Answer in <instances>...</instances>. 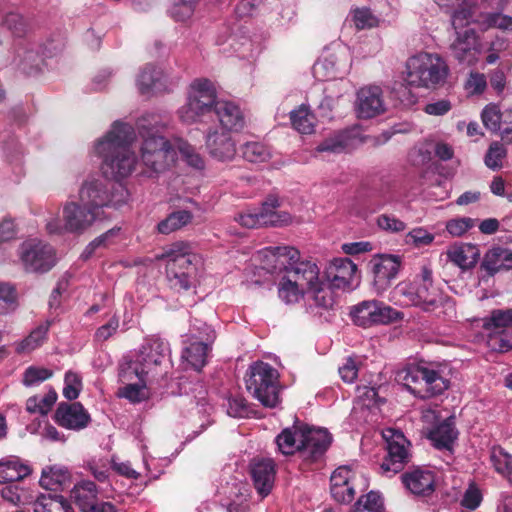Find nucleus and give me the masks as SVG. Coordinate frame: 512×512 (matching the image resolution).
<instances>
[{"instance_id":"9d476101","label":"nucleus","mask_w":512,"mask_h":512,"mask_svg":"<svg viewBox=\"0 0 512 512\" xmlns=\"http://www.w3.org/2000/svg\"><path fill=\"white\" fill-rule=\"evenodd\" d=\"M217 92L212 81L206 78L195 79L188 92L186 103L178 109L179 119L185 124L203 122L204 118L214 113Z\"/></svg>"},{"instance_id":"5701e85b","label":"nucleus","mask_w":512,"mask_h":512,"mask_svg":"<svg viewBox=\"0 0 512 512\" xmlns=\"http://www.w3.org/2000/svg\"><path fill=\"white\" fill-rule=\"evenodd\" d=\"M455 38L450 44L452 56L460 63L468 66L475 65L481 48L478 43V37L473 28L454 29Z\"/></svg>"},{"instance_id":"1a4fd4ad","label":"nucleus","mask_w":512,"mask_h":512,"mask_svg":"<svg viewBox=\"0 0 512 512\" xmlns=\"http://www.w3.org/2000/svg\"><path fill=\"white\" fill-rule=\"evenodd\" d=\"M79 201L99 215L104 207H119L129 199L128 190L119 182L112 183L102 178L90 177L81 185Z\"/></svg>"},{"instance_id":"2eb2a0df","label":"nucleus","mask_w":512,"mask_h":512,"mask_svg":"<svg viewBox=\"0 0 512 512\" xmlns=\"http://www.w3.org/2000/svg\"><path fill=\"white\" fill-rule=\"evenodd\" d=\"M350 68L349 48L342 44H335L327 49L314 64L313 73L318 80H334L343 78L348 74Z\"/></svg>"},{"instance_id":"7ed1b4c3","label":"nucleus","mask_w":512,"mask_h":512,"mask_svg":"<svg viewBox=\"0 0 512 512\" xmlns=\"http://www.w3.org/2000/svg\"><path fill=\"white\" fill-rule=\"evenodd\" d=\"M158 258L166 260L167 279L172 288L189 290L195 286L203 261L193 252L191 244L184 241L172 243Z\"/></svg>"},{"instance_id":"4d7b16f0","label":"nucleus","mask_w":512,"mask_h":512,"mask_svg":"<svg viewBox=\"0 0 512 512\" xmlns=\"http://www.w3.org/2000/svg\"><path fill=\"white\" fill-rule=\"evenodd\" d=\"M348 147V137L345 134L337 133L323 140L316 148L317 152H328L339 154Z\"/></svg>"},{"instance_id":"37998d69","label":"nucleus","mask_w":512,"mask_h":512,"mask_svg":"<svg viewBox=\"0 0 512 512\" xmlns=\"http://www.w3.org/2000/svg\"><path fill=\"white\" fill-rule=\"evenodd\" d=\"M97 494L98 490L95 483L90 480H83L74 485L70 496L82 512H86L87 508L97 502Z\"/></svg>"},{"instance_id":"ea45409f","label":"nucleus","mask_w":512,"mask_h":512,"mask_svg":"<svg viewBox=\"0 0 512 512\" xmlns=\"http://www.w3.org/2000/svg\"><path fill=\"white\" fill-rule=\"evenodd\" d=\"M71 474L63 465H52L43 468L40 485L48 490H57L70 482Z\"/></svg>"},{"instance_id":"4c0bfd02","label":"nucleus","mask_w":512,"mask_h":512,"mask_svg":"<svg viewBox=\"0 0 512 512\" xmlns=\"http://www.w3.org/2000/svg\"><path fill=\"white\" fill-rule=\"evenodd\" d=\"M481 267L489 275L500 270H512V251L500 246L492 247L486 252Z\"/></svg>"},{"instance_id":"393cba45","label":"nucleus","mask_w":512,"mask_h":512,"mask_svg":"<svg viewBox=\"0 0 512 512\" xmlns=\"http://www.w3.org/2000/svg\"><path fill=\"white\" fill-rule=\"evenodd\" d=\"M296 269V274H300L305 280V293L313 299L315 305L324 308L331 306L333 299L331 293L324 289L323 282L319 280L318 266L311 261H304Z\"/></svg>"},{"instance_id":"13d9d810","label":"nucleus","mask_w":512,"mask_h":512,"mask_svg":"<svg viewBox=\"0 0 512 512\" xmlns=\"http://www.w3.org/2000/svg\"><path fill=\"white\" fill-rule=\"evenodd\" d=\"M52 375L53 372L50 369L39 366H29L26 368L23 374L22 383L26 387L37 386L45 380L51 378Z\"/></svg>"},{"instance_id":"8fccbe9b","label":"nucleus","mask_w":512,"mask_h":512,"mask_svg":"<svg viewBox=\"0 0 512 512\" xmlns=\"http://www.w3.org/2000/svg\"><path fill=\"white\" fill-rule=\"evenodd\" d=\"M241 152L243 158L251 163H264L272 156L270 148L261 142H247L242 146Z\"/></svg>"},{"instance_id":"6e6d98bb","label":"nucleus","mask_w":512,"mask_h":512,"mask_svg":"<svg viewBox=\"0 0 512 512\" xmlns=\"http://www.w3.org/2000/svg\"><path fill=\"white\" fill-rule=\"evenodd\" d=\"M57 394L51 392L44 397H30L26 402V409L30 413H39L41 415L47 414L53 404L56 402Z\"/></svg>"},{"instance_id":"603ef678","label":"nucleus","mask_w":512,"mask_h":512,"mask_svg":"<svg viewBox=\"0 0 512 512\" xmlns=\"http://www.w3.org/2000/svg\"><path fill=\"white\" fill-rule=\"evenodd\" d=\"M351 512H384V502L380 493L370 491L361 496Z\"/></svg>"},{"instance_id":"423d86ee","label":"nucleus","mask_w":512,"mask_h":512,"mask_svg":"<svg viewBox=\"0 0 512 512\" xmlns=\"http://www.w3.org/2000/svg\"><path fill=\"white\" fill-rule=\"evenodd\" d=\"M394 294L404 297L405 305L419 306L427 312L435 311L439 306L454 310L451 299L444 296L440 289L433 285L432 272L427 267H423L420 277L414 282H400L395 287Z\"/></svg>"},{"instance_id":"473e14b6","label":"nucleus","mask_w":512,"mask_h":512,"mask_svg":"<svg viewBox=\"0 0 512 512\" xmlns=\"http://www.w3.org/2000/svg\"><path fill=\"white\" fill-rule=\"evenodd\" d=\"M55 418L60 426L77 431L87 427L91 420L89 413L80 402L60 403Z\"/></svg>"},{"instance_id":"58836bf2","label":"nucleus","mask_w":512,"mask_h":512,"mask_svg":"<svg viewBox=\"0 0 512 512\" xmlns=\"http://www.w3.org/2000/svg\"><path fill=\"white\" fill-rule=\"evenodd\" d=\"M30 473V467L18 457L9 456L0 460V483L17 482Z\"/></svg>"},{"instance_id":"a19ab883","label":"nucleus","mask_w":512,"mask_h":512,"mask_svg":"<svg viewBox=\"0 0 512 512\" xmlns=\"http://www.w3.org/2000/svg\"><path fill=\"white\" fill-rule=\"evenodd\" d=\"M303 426H305V424L301 423L285 428L276 437L275 442L278 450L283 455H292L297 451L300 453V434L302 433Z\"/></svg>"},{"instance_id":"e2e57ef3","label":"nucleus","mask_w":512,"mask_h":512,"mask_svg":"<svg viewBox=\"0 0 512 512\" xmlns=\"http://www.w3.org/2000/svg\"><path fill=\"white\" fill-rule=\"evenodd\" d=\"M506 156V149L498 142L490 145L485 156V164L490 169L496 170L502 166V159Z\"/></svg>"},{"instance_id":"e433bc0d","label":"nucleus","mask_w":512,"mask_h":512,"mask_svg":"<svg viewBox=\"0 0 512 512\" xmlns=\"http://www.w3.org/2000/svg\"><path fill=\"white\" fill-rule=\"evenodd\" d=\"M447 257L462 270H467L474 267L478 262L480 250L475 244H456L448 249Z\"/></svg>"},{"instance_id":"f3484780","label":"nucleus","mask_w":512,"mask_h":512,"mask_svg":"<svg viewBox=\"0 0 512 512\" xmlns=\"http://www.w3.org/2000/svg\"><path fill=\"white\" fill-rule=\"evenodd\" d=\"M383 438L387 443V456L381 469L385 474L394 475L400 472L410 459V442L401 431L393 428L384 430Z\"/></svg>"},{"instance_id":"052dcab7","label":"nucleus","mask_w":512,"mask_h":512,"mask_svg":"<svg viewBox=\"0 0 512 512\" xmlns=\"http://www.w3.org/2000/svg\"><path fill=\"white\" fill-rule=\"evenodd\" d=\"M481 119L484 126L492 132H500L501 130V115L500 109L496 105H487L482 113Z\"/></svg>"},{"instance_id":"a18cd8bd","label":"nucleus","mask_w":512,"mask_h":512,"mask_svg":"<svg viewBox=\"0 0 512 512\" xmlns=\"http://www.w3.org/2000/svg\"><path fill=\"white\" fill-rule=\"evenodd\" d=\"M50 325L51 322L48 320L38 325L25 339L17 344L16 352L19 354H25L39 348L47 339V333Z\"/></svg>"},{"instance_id":"20e7f679","label":"nucleus","mask_w":512,"mask_h":512,"mask_svg":"<svg viewBox=\"0 0 512 512\" xmlns=\"http://www.w3.org/2000/svg\"><path fill=\"white\" fill-rule=\"evenodd\" d=\"M169 355L168 342L158 337L147 339L133 358L120 364L121 382L155 377L162 371V366L168 361Z\"/></svg>"},{"instance_id":"6ab92c4d","label":"nucleus","mask_w":512,"mask_h":512,"mask_svg":"<svg viewBox=\"0 0 512 512\" xmlns=\"http://www.w3.org/2000/svg\"><path fill=\"white\" fill-rule=\"evenodd\" d=\"M424 431L432 445L439 450H452V445L457 438V431L452 418L438 421L435 410L427 409L422 412Z\"/></svg>"},{"instance_id":"6e6552de","label":"nucleus","mask_w":512,"mask_h":512,"mask_svg":"<svg viewBox=\"0 0 512 512\" xmlns=\"http://www.w3.org/2000/svg\"><path fill=\"white\" fill-rule=\"evenodd\" d=\"M279 377V372L270 364L254 362L246 373V389L263 406L275 408L281 401Z\"/></svg>"},{"instance_id":"774afa93","label":"nucleus","mask_w":512,"mask_h":512,"mask_svg":"<svg viewBox=\"0 0 512 512\" xmlns=\"http://www.w3.org/2000/svg\"><path fill=\"white\" fill-rule=\"evenodd\" d=\"M377 225L380 229L390 233H399L406 229V224L402 220L388 214L380 215L377 218Z\"/></svg>"},{"instance_id":"864d4df0","label":"nucleus","mask_w":512,"mask_h":512,"mask_svg":"<svg viewBox=\"0 0 512 512\" xmlns=\"http://www.w3.org/2000/svg\"><path fill=\"white\" fill-rule=\"evenodd\" d=\"M34 512H74L63 497H44L34 505Z\"/></svg>"},{"instance_id":"bb28decb","label":"nucleus","mask_w":512,"mask_h":512,"mask_svg":"<svg viewBox=\"0 0 512 512\" xmlns=\"http://www.w3.org/2000/svg\"><path fill=\"white\" fill-rule=\"evenodd\" d=\"M221 130L240 133L246 127V116L243 109L235 102L221 99L213 113Z\"/></svg>"},{"instance_id":"0e129e2a","label":"nucleus","mask_w":512,"mask_h":512,"mask_svg":"<svg viewBox=\"0 0 512 512\" xmlns=\"http://www.w3.org/2000/svg\"><path fill=\"white\" fill-rule=\"evenodd\" d=\"M434 235L422 227L412 229L405 238L407 244H413L415 247H423L433 242Z\"/></svg>"},{"instance_id":"680f3d73","label":"nucleus","mask_w":512,"mask_h":512,"mask_svg":"<svg viewBox=\"0 0 512 512\" xmlns=\"http://www.w3.org/2000/svg\"><path fill=\"white\" fill-rule=\"evenodd\" d=\"M464 87L468 94L480 95L487 87L486 76L480 72H471L466 79Z\"/></svg>"},{"instance_id":"5fc2aeb1","label":"nucleus","mask_w":512,"mask_h":512,"mask_svg":"<svg viewBox=\"0 0 512 512\" xmlns=\"http://www.w3.org/2000/svg\"><path fill=\"white\" fill-rule=\"evenodd\" d=\"M17 308V293L9 283L0 282V315H6Z\"/></svg>"},{"instance_id":"69168bd1","label":"nucleus","mask_w":512,"mask_h":512,"mask_svg":"<svg viewBox=\"0 0 512 512\" xmlns=\"http://www.w3.org/2000/svg\"><path fill=\"white\" fill-rule=\"evenodd\" d=\"M353 21L358 29L372 28L379 24V19L368 8L356 9Z\"/></svg>"},{"instance_id":"f257e3e1","label":"nucleus","mask_w":512,"mask_h":512,"mask_svg":"<svg viewBox=\"0 0 512 512\" xmlns=\"http://www.w3.org/2000/svg\"><path fill=\"white\" fill-rule=\"evenodd\" d=\"M134 139L135 131L130 124L115 121L95 142L93 150L102 159L104 174L117 180L132 174L137 165V157L130 148Z\"/></svg>"},{"instance_id":"0eeeda50","label":"nucleus","mask_w":512,"mask_h":512,"mask_svg":"<svg viewBox=\"0 0 512 512\" xmlns=\"http://www.w3.org/2000/svg\"><path fill=\"white\" fill-rule=\"evenodd\" d=\"M398 376L406 389L420 399L441 395L449 387V380L433 364H408Z\"/></svg>"},{"instance_id":"a211bd4d","label":"nucleus","mask_w":512,"mask_h":512,"mask_svg":"<svg viewBox=\"0 0 512 512\" xmlns=\"http://www.w3.org/2000/svg\"><path fill=\"white\" fill-rule=\"evenodd\" d=\"M350 315L356 325L370 327L393 322L399 318L400 313L383 302L366 300L353 306Z\"/></svg>"},{"instance_id":"f8f14e48","label":"nucleus","mask_w":512,"mask_h":512,"mask_svg":"<svg viewBox=\"0 0 512 512\" xmlns=\"http://www.w3.org/2000/svg\"><path fill=\"white\" fill-rule=\"evenodd\" d=\"M482 327L488 332L487 345L491 350H512V308L493 309L482 319Z\"/></svg>"},{"instance_id":"dca6fc26","label":"nucleus","mask_w":512,"mask_h":512,"mask_svg":"<svg viewBox=\"0 0 512 512\" xmlns=\"http://www.w3.org/2000/svg\"><path fill=\"white\" fill-rule=\"evenodd\" d=\"M192 333L195 341L183 350L182 359L196 371H201L207 363L210 346L216 335L211 326L198 320L192 324Z\"/></svg>"},{"instance_id":"2f4dec72","label":"nucleus","mask_w":512,"mask_h":512,"mask_svg":"<svg viewBox=\"0 0 512 512\" xmlns=\"http://www.w3.org/2000/svg\"><path fill=\"white\" fill-rule=\"evenodd\" d=\"M219 494L223 495L222 507L226 512H247L249 508L248 486L241 480H233L222 485Z\"/></svg>"},{"instance_id":"7c9ffc66","label":"nucleus","mask_w":512,"mask_h":512,"mask_svg":"<svg viewBox=\"0 0 512 512\" xmlns=\"http://www.w3.org/2000/svg\"><path fill=\"white\" fill-rule=\"evenodd\" d=\"M401 480L415 496H430L435 490V474L428 468L415 467L403 473Z\"/></svg>"},{"instance_id":"4be33fe9","label":"nucleus","mask_w":512,"mask_h":512,"mask_svg":"<svg viewBox=\"0 0 512 512\" xmlns=\"http://www.w3.org/2000/svg\"><path fill=\"white\" fill-rule=\"evenodd\" d=\"M233 133L209 127L204 133L205 148L213 159L220 162L232 161L237 154V142Z\"/></svg>"},{"instance_id":"a878e982","label":"nucleus","mask_w":512,"mask_h":512,"mask_svg":"<svg viewBox=\"0 0 512 512\" xmlns=\"http://www.w3.org/2000/svg\"><path fill=\"white\" fill-rule=\"evenodd\" d=\"M326 277L334 289L351 290L359 284L357 266L348 258H335L327 267Z\"/></svg>"},{"instance_id":"3c124183","label":"nucleus","mask_w":512,"mask_h":512,"mask_svg":"<svg viewBox=\"0 0 512 512\" xmlns=\"http://www.w3.org/2000/svg\"><path fill=\"white\" fill-rule=\"evenodd\" d=\"M175 151L177 150L182 159L192 168L201 170L205 166V161L196 149L188 142L182 139L175 140Z\"/></svg>"},{"instance_id":"f03ea898","label":"nucleus","mask_w":512,"mask_h":512,"mask_svg":"<svg viewBox=\"0 0 512 512\" xmlns=\"http://www.w3.org/2000/svg\"><path fill=\"white\" fill-rule=\"evenodd\" d=\"M163 127L161 117L156 113H146L136 122V128L143 140L140 148L141 161L149 177L165 171L175 160V144L172 145L159 134Z\"/></svg>"},{"instance_id":"f704fd0d","label":"nucleus","mask_w":512,"mask_h":512,"mask_svg":"<svg viewBox=\"0 0 512 512\" xmlns=\"http://www.w3.org/2000/svg\"><path fill=\"white\" fill-rule=\"evenodd\" d=\"M302 261L296 263L294 266L286 270L287 276L282 277L279 287V298L286 304L297 302L301 296L306 292L305 280L301 278L300 274H296V268L299 267Z\"/></svg>"},{"instance_id":"cd10ccee","label":"nucleus","mask_w":512,"mask_h":512,"mask_svg":"<svg viewBox=\"0 0 512 512\" xmlns=\"http://www.w3.org/2000/svg\"><path fill=\"white\" fill-rule=\"evenodd\" d=\"M355 110L361 119L376 117L385 111L382 89L376 85L361 88L357 92Z\"/></svg>"},{"instance_id":"ddd939ff","label":"nucleus","mask_w":512,"mask_h":512,"mask_svg":"<svg viewBox=\"0 0 512 512\" xmlns=\"http://www.w3.org/2000/svg\"><path fill=\"white\" fill-rule=\"evenodd\" d=\"M19 260L26 272L45 273L51 270L56 262L55 249L38 238H30L18 248Z\"/></svg>"},{"instance_id":"72a5a7b5","label":"nucleus","mask_w":512,"mask_h":512,"mask_svg":"<svg viewBox=\"0 0 512 512\" xmlns=\"http://www.w3.org/2000/svg\"><path fill=\"white\" fill-rule=\"evenodd\" d=\"M437 5L451 15L453 29L464 28L477 16L475 5L471 0H435Z\"/></svg>"},{"instance_id":"338daca9","label":"nucleus","mask_w":512,"mask_h":512,"mask_svg":"<svg viewBox=\"0 0 512 512\" xmlns=\"http://www.w3.org/2000/svg\"><path fill=\"white\" fill-rule=\"evenodd\" d=\"M196 8L190 6V2L178 3L173 0V3L169 9L170 17L176 22H186L193 16Z\"/></svg>"},{"instance_id":"09e8293b","label":"nucleus","mask_w":512,"mask_h":512,"mask_svg":"<svg viewBox=\"0 0 512 512\" xmlns=\"http://www.w3.org/2000/svg\"><path fill=\"white\" fill-rule=\"evenodd\" d=\"M149 378L138 380V383H129L130 381L123 382L125 385L118 390V396L125 398L131 403H140L149 397L146 388V381Z\"/></svg>"},{"instance_id":"aec40b11","label":"nucleus","mask_w":512,"mask_h":512,"mask_svg":"<svg viewBox=\"0 0 512 512\" xmlns=\"http://www.w3.org/2000/svg\"><path fill=\"white\" fill-rule=\"evenodd\" d=\"M255 257L261 268L271 274L286 271L300 262L299 251L290 246L265 247L259 250Z\"/></svg>"},{"instance_id":"9b49d317","label":"nucleus","mask_w":512,"mask_h":512,"mask_svg":"<svg viewBox=\"0 0 512 512\" xmlns=\"http://www.w3.org/2000/svg\"><path fill=\"white\" fill-rule=\"evenodd\" d=\"M63 220L51 217L46 222L49 234L62 235L64 233L83 234L97 220L99 215L93 209L84 206L80 201H67L62 208Z\"/></svg>"},{"instance_id":"49530a36","label":"nucleus","mask_w":512,"mask_h":512,"mask_svg":"<svg viewBox=\"0 0 512 512\" xmlns=\"http://www.w3.org/2000/svg\"><path fill=\"white\" fill-rule=\"evenodd\" d=\"M290 121L292 127L301 134H311L314 131L315 118L305 104L290 112Z\"/></svg>"},{"instance_id":"c9c22d12","label":"nucleus","mask_w":512,"mask_h":512,"mask_svg":"<svg viewBox=\"0 0 512 512\" xmlns=\"http://www.w3.org/2000/svg\"><path fill=\"white\" fill-rule=\"evenodd\" d=\"M252 479L258 493L265 497L273 487L275 480V465L271 459H262L253 463Z\"/></svg>"},{"instance_id":"c756f323","label":"nucleus","mask_w":512,"mask_h":512,"mask_svg":"<svg viewBox=\"0 0 512 512\" xmlns=\"http://www.w3.org/2000/svg\"><path fill=\"white\" fill-rule=\"evenodd\" d=\"M401 268V257L398 255L383 254L374 260V286L377 292L386 290L394 280Z\"/></svg>"},{"instance_id":"412c9836","label":"nucleus","mask_w":512,"mask_h":512,"mask_svg":"<svg viewBox=\"0 0 512 512\" xmlns=\"http://www.w3.org/2000/svg\"><path fill=\"white\" fill-rule=\"evenodd\" d=\"M176 83V77L154 64H146L136 77V86L142 95L169 91Z\"/></svg>"},{"instance_id":"c85d7f7f","label":"nucleus","mask_w":512,"mask_h":512,"mask_svg":"<svg viewBox=\"0 0 512 512\" xmlns=\"http://www.w3.org/2000/svg\"><path fill=\"white\" fill-rule=\"evenodd\" d=\"M357 475L348 466L335 469L330 477L332 497L340 503H350L355 497Z\"/></svg>"},{"instance_id":"bf43d9fd","label":"nucleus","mask_w":512,"mask_h":512,"mask_svg":"<svg viewBox=\"0 0 512 512\" xmlns=\"http://www.w3.org/2000/svg\"><path fill=\"white\" fill-rule=\"evenodd\" d=\"M82 377L74 371H67L64 377L63 396L68 400L78 398L82 390Z\"/></svg>"},{"instance_id":"39448f33","label":"nucleus","mask_w":512,"mask_h":512,"mask_svg":"<svg viewBox=\"0 0 512 512\" xmlns=\"http://www.w3.org/2000/svg\"><path fill=\"white\" fill-rule=\"evenodd\" d=\"M449 75L446 61L436 53L421 52L406 61L405 81L410 87L435 90Z\"/></svg>"},{"instance_id":"b1692460","label":"nucleus","mask_w":512,"mask_h":512,"mask_svg":"<svg viewBox=\"0 0 512 512\" xmlns=\"http://www.w3.org/2000/svg\"><path fill=\"white\" fill-rule=\"evenodd\" d=\"M332 443V436L325 428L310 427L305 424L300 434V454L304 460L317 461Z\"/></svg>"},{"instance_id":"4468645a","label":"nucleus","mask_w":512,"mask_h":512,"mask_svg":"<svg viewBox=\"0 0 512 512\" xmlns=\"http://www.w3.org/2000/svg\"><path fill=\"white\" fill-rule=\"evenodd\" d=\"M279 200L269 196L260 208L248 209L238 215L236 221L243 227L254 229L262 226H284L291 222V215L279 212Z\"/></svg>"},{"instance_id":"79ce46f5","label":"nucleus","mask_w":512,"mask_h":512,"mask_svg":"<svg viewBox=\"0 0 512 512\" xmlns=\"http://www.w3.org/2000/svg\"><path fill=\"white\" fill-rule=\"evenodd\" d=\"M473 23L483 31L490 28L512 31V16L502 14L501 11L481 12L473 19Z\"/></svg>"},{"instance_id":"de8ad7c7","label":"nucleus","mask_w":512,"mask_h":512,"mask_svg":"<svg viewBox=\"0 0 512 512\" xmlns=\"http://www.w3.org/2000/svg\"><path fill=\"white\" fill-rule=\"evenodd\" d=\"M192 218V213L187 210L175 211L162 220L157 228L161 234H170L188 225Z\"/></svg>"},{"instance_id":"c03bdc74","label":"nucleus","mask_w":512,"mask_h":512,"mask_svg":"<svg viewBox=\"0 0 512 512\" xmlns=\"http://www.w3.org/2000/svg\"><path fill=\"white\" fill-rule=\"evenodd\" d=\"M490 464L497 474L512 485V455L500 446L490 450Z\"/></svg>"}]
</instances>
